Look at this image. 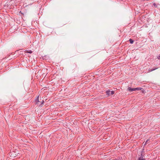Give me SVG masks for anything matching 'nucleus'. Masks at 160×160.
<instances>
[{"label": "nucleus", "mask_w": 160, "mask_h": 160, "mask_svg": "<svg viewBox=\"0 0 160 160\" xmlns=\"http://www.w3.org/2000/svg\"><path fill=\"white\" fill-rule=\"evenodd\" d=\"M157 58L158 59H160V55L158 56L157 57Z\"/></svg>", "instance_id": "nucleus-13"}, {"label": "nucleus", "mask_w": 160, "mask_h": 160, "mask_svg": "<svg viewBox=\"0 0 160 160\" xmlns=\"http://www.w3.org/2000/svg\"><path fill=\"white\" fill-rule=\"evenodd\" d=\"M149 141V139L147 140L145 142V144H146L147 143H148L149 142H148Z\"/></svg>", "instance_id": "nucleus-12"}, {"label": "nucleus", "mask_w": 160, "mask_h": 160, "mask_svg": "<svg viewBox=\"0 0 160 160\" xmlns=\"http://www.w3.org/2000/svg\"><path fill=\"white\" fill-rule=\"evenodd\" d=\"M144 152L143 150L141 151V155L140 157L138 158V160H146L145 157L144 156Z\"/></svg>", "instance_id": "nucleus-2"}, {"label": "nucleus", "mask_w": 160, "mask_h": 160, "mask_svg": "<svg viewBox=\"0 0 160 160\" xmlns=\"http://www.w3.org/2000/svg\"><path fill=\"white\" fill-rule=\"evenodd\" d=\"M135 88H131L130 87H128V91H130V92H132L133 91H135Z\"/></svg>", "instance_id": "nucleus-4"}, {"label": "nucleus", "mask_w": 160, "mask_h": 160, "mask_svg": "<svg viewBox=\"0 0 160 160\" xmlns=\"http://www.w3.org/2000/svg\"><path fill=\"white\" fill-rule=\"evenodd\" d=\"M39 96H37L35 100V102L36 105H37L39 107H42V105L44 104V101L42 100V102L41 103V102H40L39 100Z\"/></svg>", "instance_id": "nucleus-1"}, {"label": "nucleus", "mask_w": 160, "mask_h": 160, "mask_svg": "<svg viewBox=\"0 0 160 160\" xmlns=\"http://www.w3.org/2000/svg\"><path fill=\"white\" fill-rule=\"evenodd\" d=\"M106 92L108 96H111L112 95H113L114 93V91H107Z\"/></svg>", "instance_id": "nucleus-3"}, {"label": "nucleus", "mask_w": 160, "mask_h": 160, "mask_svg": "<svg viewBox=\"0 0 160 160\" xmlns=\"http://www.w3.org/2000/svg\"><path fill=\"white\" fill-rule=\"evenodd\" d=\"M158 68V67H155V68H152L151 69H148V72H152Z\"/></svg>", "instance_id": "nucleus-5"}, {"label": "nucleus", "mask_w": 160, "mask_h": 160, "mask_svg": "<svg viewBox=\"0 0 160 160\" xmlns=\"http://www.w3.org/2000/svg\"><path fill=\"white\" fill-rule=\"evenodd\" d=\"M142 89V88H135V91L136 90L139 91V90H141Z\"/></svg>", "instance_id": "nucleus-8"}, {"label": "nucleus", "mask_w": 160, "mask_h": 160, "mask_svg": "<svg viewBox=\"0 0 160 160\" xmlns=\"http://www.w3.org/2000/svg\"><path fill=\"white\" fill-rule=\"evenodd\" d=\"M26 52L29 53H31L32 52V51L31 50H27L26 51Z\"/></svg>", "instance_id": "nucleus-9"}, {"label": "nucleus", "mask_w": 160, "mask_h": 160, "mask_svg": "<svg viewBox=\"0 0 160 160\" xmlns=\"http://www.w3.org/2000/svg\"><path fill=\"white\" fill-rule=\"evenodd\" d=\"M158 68V67H155V68H152L151 69H148V72H152Z\"/></svg>", "instance_id": "nucleus-6"}, {"label": "nucleus", "mask_w": 160, "mask_h": 160, "mask_svg": "<svg viewBox=\"0 0 160 160\" xmlns=\"http://www.w3.org/2000/svg\"><path fill=\"white\" fill-rule=\"evenodd\" d=\"M158 68V67H155V68H152L151 69H148V72H152Z\"/></svg>", "instance_id": "nucleus-7"}, {"label": "nucleus", "mask_w": 160, "mask_h": 160, "mask_svg": "<svg viewBox=\"0 0 160 160\" xmlns=\"http://www.w3.org/2000/svg\"><path fill=\"white\" fill-rule=\"evenodd\" d=\"M129 42L130 43L132 44L133 43L134 41L131 39H130L129 40Z\"/></svg>", "instance_id": "nucleus-10"}, {"label": "nucleus", "mask_w": 160, "mask_h": 160, "mask_svg": "<svg viewBox=\"0 0 160 160\" xmlns=\"http://www.w3.org/2000/svg\"><path fill=\"white\" fill-rule=\"evenodd\" d=\"M104 156H103L102 154L101 153V158H105L104 157Z\"/></svg>", "instance_id": "nucleus-11"}]
</instances>
